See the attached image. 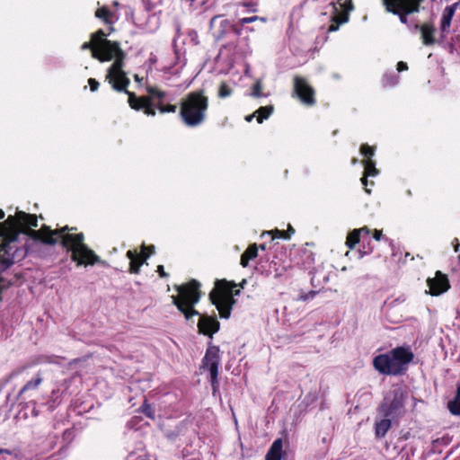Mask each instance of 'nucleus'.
<instances>
[{"label": "nucleus", "mask_w": 460, "mask_h": 460, "mask_svg": "<svg viewBox=\"0 0 460 460\" xmlns=\"http://www.w3.org/2000/svg\"><path fill=\"white\" fill-rule=\"evenodd\" d=\"M37 226V217L22 211H18L15 216H9L4 223L0 225V272L8 269L14 260L24 257V249L17 245L18 236L22 233L49 245L60 242L62 247L71 252V259L77 266L93 265L100 261V257L84 243L83 233H68L75 228H69L67 226L56 230H51L46 226L38 231L31 228Z\"/></svg>", "instance_id": "f257e3e1"}, {"label": "nucleus", "mask_w": 460, "mask_h": 460, "mask_svg": "<svg viewBox=\"0 0 460 460\" xmlns=\"http://www.w3.org/2000/svg\"><path fill=\"white\" fill-rule=\"evenodd\" d=\"M81 49L83 50L91 49L92 57L101 62L114 59L107 70L106 80L116 91H124L128 86L130 81L123 71L126 53L120 49L119 42L107 39H102L98 42L91 39V41L84 42Z\"/></svg>", "instance_id": "f03ea898"}, {"label": "nucleus", "mask_w": 460, "mask_h": 460, "mask_svg": "<svg viewBox=\"0 0 460 460\" xmlns=\"http://www.w3.org/2000/svg\"><path fill=\"white\" fill-rule=\"evenodd\" d=\"M414 355L409 347H397L389 354H381L374 358L375 368L382 374L399 375L407 369Z\"/></svg>", "instance_id": "7ed1b4c3"}, {"label": "nucleus", "mask_w": 460, "mask_h": 460, "mask_svg": "<svg viewBox=\"0 0 460 460\" xmlns=\"http://www.w3.org/2000/svg\"><path fill=\"white\" fill-rule=\"evenodd\" d=\"M208 99L203 91L190 93L181 102L180 116L188 127H197L206 119Z\"/></svg>", "instance_id": "20e7f679"}, {"label": "nucleus", "mask_w": 460, "mask_h": 460, "mask_svg": "<svg viewBox=\"0 0 460 460\" xmlns=\"http://www.w3.org/2000/svg\"><path fill=\"white\" fill-rule=\"evenodd\" d=\"M176 290L178 294L172 296V304L184 314L185 319L190 320L191 317L199 315L194 305L200 299L199 283L191 280L187 284L177 286Z\"/></svg>", "instance_id": "39448f33"}, {"label": "nucleus", "mask_w": 460, "mask_h": 460, "mask_svg": "<svg viewBox=\"0 0 460 460\" xmlns=\"http://www.w3.org/2000/svg\"><path fill=\"white\" fill-rule=\"evenodd\" d=\"M236 285L226 280H217L215 288L209 294L212 304L217 307L221 318H228L235 303L234 296L240 294L239 289H234Z\"/></svg>", "instance_id": "423d86ee"}, {"label": "nucleus", "mask_w": 460, "mask_h": 460, "mask_svg": "<svg viewBox=\"0 0 460 460\" xmlns=\"http://www.w3.org/2000/svg\"><path fill=\"white\" fill-rule=\"evenodd\" d=\"M406 393L400 385H394L386 393L379 410L385 417H396L403 413Z\"/></svg>", "instance_id": "0eeeda50"}, {"label": "nucleus", "mask_w": 460, "mask_h": 460, "mask_svg": "<svg viewBox=\"0 0 460 460\" xmlns=\"http://www.w3.org/2000/svg\"><path fill=\"white\" fill-rule=\"evenodd\" d=\"M424 0H382L386 12L399 16L402 23L408 22V16L418 13Z\"/></svg>", "instance_id": "6e6552de"}, {"label": "nucleus", "mask_w": 460, "mask_h": 460, "mask_svg": "<svg viewBox=\"0 0 460 460\" xmlns=\"http://www.w3.org/2000/svg\"><path fill=\"white\" fill-rule=\"evenodd\" d=\"M220 363V358H219V349L217 347H211L208 348L206 355L203 358V367L208 368L210 374V382L213 387V390L215 391L218 380H217V375H218V367Z\"/></svg>", "instance_id": "1a4fd4ad"}, {"label": "nucleus", "mask_w": 460, "mask_h": 460, "mask_svg": "<svg viewBox=\"0 0 460 460\" xmlns=\"http://www.w3.org/2000/svg\"><path fill=\"white\" fill-rule=\"evenodd\" d=\"M294 93L301 100V102L305 105H314L315 102L314 100V89L307 84L305 78L300 76H296L294 78Z\"/></svg>", "instance_id": "9d476101"}, {"label": "nucleus", "mask_w": 460, "mask_h": 460, "mask_svg": "<svg viewBox=\"0 0 460 460\" xmlns=\"http://www.w3.org/2000/svg\"><path fill=\"white\" fill-rule=\"evenodd\" d=\"M427 283L432 296H438L446 292L450 287L447 275L440 271H437L434 278H429Z\"/></svg>", "instance_id": "9b49d317"}, {"label": "nucleus", "mask_w": 460, "mask_h": 460, "mask_svg": "<svg viewBox=\"0 0 460 460\" xmlns=\"http://www.w3.org/2000/svg\"><path fill=\"white\" fill-rule=\"evenodd\" d=\"M128 88V86L126 87ZM123 92H125L128 95V103L132 109L135 110H144L145 114L148 116H155V111L152 107L151 102L146 97H142L137 99L134 93L128 92L127 89H125Z\"/></svg>", "instance_id": "f8f14e48"}, {"label": "nucleus", "mask_w": 460, "mask_h": 460, "mask_svg": "<svg viewBox=\"0 0 460 460\" xmlns=\"http://www.w3.org/2000/svg\"><path fill=\"white\" fill-rule=\"evenodd\" d=\"M219 322L216 317L202 315L199 317L198 327L201 333L210 337L219 330Z\"/></svg>", "instance_id": "ddd939ff"}, {"label": "nucleus", "mask_w": 460, "mask_h": 460, "mask_svg": "<svg viewBox=\"0 0 460 460\" xmlns=\"http://www.w3.org/2000/svg\"><path fill=\"white\" fill-rule=\"evenodd\" d=\"M229 28V22L221 16H215L210 21V29L214 31L213 34L217 38H220Z\"/></svg>", "instance_id": "4468645a"}, {"label": "nucleus", "mask_w": 460, "mask_h": 460, "mask_svg": "<svg viewBox=\"0 0 460 460\" xmlns=\"http://www.w3.org/2000/svg\"><path fill=\"white\" fill-rule=\"evenodd\" d=\"M149 255L145 256L141 259V256L138 255L136 252L131 250L127 252V257L130 260L129 263V272L133 274H137L140 270V266L143 261L148 258Z\"/></svg>", "instance_id": "2eb2a0df"}, {"label": "nucleus", "mask_w": 460, "mask_h": 460, "mask_svg": "<svg viewBox=\"0 0 460 460\" xmlns=\"http://www.w3.org/2000/svg\"><path fill=\"white\" fill-rule=\"evenodd\" d=\"M457 4L447 6L443 12L441 18V30L446 31L448 30L451 24L452 18L455 14Z\"/></svg>", "instance_id": "dca6fc26"}, {"label": "nucleus", "mask_w": 460, "mask_h": 460, "mask_svg": "<svg viewBox=\"0 0 460 460\" xmlns=\"http://www.w3.org/2000/svg\"><path fill=\"white\" fill-rule=\"evenodd\" d=\"M416 30H420L421 32V38L425 45H431L434 43L433 33L434 28L429 24L418 25L414 27Z\"/></svg>", "instance_id": "f3484780"}, {"label": "nucleus", "mask_w": 460, "mask_h": 460, "mask_svg": "<svg viewBox=\"0 0 460 460\" xmlns=\"http://www.w3.org/2000/svg\"><path fill=\"white\" fill-rule=\"evenodd\" d=\"M282 456V440L276 439L266 456V460H280Z\"/></svg>", "instance_id": "a211bd4d"}, {"label": "nucleus", "mask_w": 460, "mask_h": 460, "mask_svg": "<svg viewBox=\"0 0 460 460\" xmlns=\"http://www.w3.org/2000/svg\"><path fill=\"white\" fill-rule=\"evenodd\" d=\"M361 234H369V229L367 227L360 228L358 230L355 229L351 233L349 234L346 241V244L349 249L354 248V246L359 242Z\"/></svg>", "instance_id": "6ab92c4d"}, {"label": "nucleus", "mask_w": 460, "mask_h": 460, "mask_svg": "<svg viewBox=\"0 0 460 460\" xmlns=\"http://www.w3.org/2000/svg\"><path fill=\"white\" fill-rule=\"evenodd\" d=\"M95 16L99 19H102L105 23L111 24L115 20L118 19L116 14L111 12L107 6H102L95 12Z\"/></svg>", "instance_id": "aec40b11"}, {"label": "nucleus", "mask_w": 460, "mask_h": 460, "mask_svg": "<svg viewBox=\"0 0 460 460\" xmlns=\"http://www.w3.org/2000/svg\"><path fill=\"white\" fill-rule=\"evenodd\" d=\"M390 428L391 420L388 419V417H385V419L376 421L375 424V432L376 438H384Z\"/></svg>", "instance_id": "412c9836"}, {"label": "nucleus", "mask_w": 460, "mask_h": 460, "mask_svg": "<svg viewBox=\"0 0 460 460\" xmlns=\"http://www.w3.org/2000/svg\"><path fill=\"white\" fill-rule=\"evenodd\" d=\"M364 166H365V174L361 178V182L363 185H367V176H375L377 174V170L375 167V163L371 160H365L363 161Z\"/></svg>", "instance_id": "4be33fe9"}, {"label": "nucleus", "mask_w": 460, "mask_h": 460, "mask_svg": "<svg viewBox=\"0 0 460 460\" xmlns=\"http://www.w3.org/2000/svg\"><path fill=\"white\" fill-rule=\"evenodd\" d=\"M448 410L454 415H460V385L457 386L456 396L448 402Z\"/></svg>", "instance_id": "5701e85b"}, {"label": "nucleus", "mask_w": 460, "mask_h": 460, "mask_svg": "<svg viewBox=\"0 0 460 460\" xmlns=\"http://www.w3.org/2000/svg\"><path fill=\"white\" fill-rule=\"evenodd\" d=\"M273 110H274V108L272 105H268V106H263V107L259 108L255 111V113L258 114L257 121L259 123H261L264 119H268L273 112Z\"/></svg>", "instance_id": "b1692460"}, {"label": "nucleus", "mask_w": 460, "mask_h": 460, "mask_svg": "<svg viewBox=\"0 0 460 460\" xmlns=\"http://www.w3.org/2000/svg\"><path fill=\"white\" fill-rule=\"evenodd\" d=\"M42 382V377L40 373H38L35 377L31 380L28 381L24 386L21 389L20 394H22L28 390L36 389Z\"/></svg>", "instance_id": "393cba45"}, {"label": "nucleus", "mask_w": 460, "mask_h": 460, "mask_svg": "<svg viewBox=\"0 0 460 460\" xmlns=\"http://www.w3.org/2000/svg\"><path fill=\"white\" fill-rule=\"evenodd\" d=\"M233 93L232 88L226 83H222L218 88V97L226 98L229 97Z\"/></svg>", "instance_id": "a878e982"}, {"label": "nucleus", "mask_w": 460, "mask_h": 460, "mask_svg": "<svg viewBox=\"0 0 460 460\" xmlns=\"http://www.w3.org/2000/svg\"><path fill=\"white\" fill-rule=\"evenodd\" d=\"M261 89H262L261 81L257 80L252 88L251 95L253 97H256V98L264 96V94L261 93Z\"/></svg>", "instance_id": "bb28decb"}, {"label": "nucleus", "mask_w": 460, "mask_h": 460, "mask_svg": "<svg viewBox=\"0 0 460 460\" xmlns=\"http://www.w3.org/2000/svg\"><path fill=\"white\" fill-rule=\"evenodd\" d=\"M243 254L246 255L250 260L254 259L258 254L257 245L255 243L250 245Z\"/></svg>", "instance_id": "cd10ccee"}, {"label": "nucleus", "mask_w": 460, "mask_h": 460, "mask_svg": "<svg viewBox=\"0 0 460 460\" xmlns=\"http://www.w3.org/2000/svg\"><path fill=\"white\" fill-rule=\"evenodd\" d=\"M157 108H158V110L160 111L161 113H165V112L174 113L176 111V110H177V106L176 105H172V104L164 105L162 103H159L157 105Z\"/></svg>", "instance_id": "c85d7f7f"}, {"label": "nucleus", "mask_w": 460, "mask_h": 460, "mask_svg": "<svg viewBox=\"0 0 460 460\" xmlns=\"http://www.w3.org/2000/svg\"><path fill=\"white\" fill-rule=\"evenodd\" d=\"M383 82L385 85L392 86L397 84L398 77L394 75H385Z\"/></svg>", "instance_id": "c756f323"}, {"label": "nucleus", "mask_w": 460, "mask_h": 460, "mask_svg": "<svg viewBox=\"0 0 460 460\" xmlns=\"http://www.w3.org/2000/svg\"><path fill=\"white\" fill-rule=\"evenodd\" d=\"M149 94H151L154 97H156L159 100H162L165 97V93L163 91H160L155 87H149L147 89Z\"/></svg>", "instance_id": "7c9ffc66"}, {"label": "nucleus", "mask_w": 460, "mask_h": 460, "mask_svg": "<svg viewBox=\"0 0 460 460\" xmlns=\"http://www.w3.org/2000/svg\"><path fill=\"white\" fill-rule=\"evenodd\" d=\"M264 234H272V239H275V238H288L289 236L288 234H286V233L284 231H279V230H275L274 232H265L262 234V235Z\"/></svg>", "instance_id": "2f4dec72"}, {"label": "nucleus", "mask_w": 460, "mask_h": 460, "mask_svg": "<svg viewBox=\"0 0 460 460\" xmlns=\"http://www.w3.org/2000/svg\"><path fill=\"white\" fill-rule=\"evenodd\" d=\"M338 2L346 12H350L354 9L351 0H338Z\"/></svg>", "instance_id": "473e14b6"}, {"label": "nucleus", "mask_w": 460, "mask_h": 460, "mask_svg": "<svg viewBox=\"0 0 460 460\" xmlns=\"http://www.w3.org/2000/svg\"><path fill=\"white\" fill-rule=\"evenodd\" d=\"M360 153L364 156H372L374 155V149L367 145H362L360 147Z\"/></svg>", "instance_id": "72a5a7b5"}, {"label": "nucleus", "mask_w": 460, "mask_h": 460, "mask_svg": "<svg viewBox=\"0 0 460 460\" xmlns=\"http://www.w3.org/2000/svg\"><path fill=\"white\" fill-rule=\"evenodd\" d=\"M106 34L102 30L97 31L95 33L92 34V40L94 41H102V39H106Z\"/></svg>", "instance_id": "f704fd0d"}, {"label": "nucleus", "mask_w": 460, "mask_h": 460, "mask_svg": "<svg viewBox=\"0 0 460 460\" xmlns=\"http://www.w3.org/2000/svg\"><path fill=\"white\" fill-rule=\"evenodd\" d=\"M316 294H317L316 291H310L308 293L301 294L299 296V299L302 301H307L309 299L314 298Z\"/></svg>", "instance_id": "c9c22d12"}, {"label": "nucleus", "mask_w": 460, "mask_h": 460, "mask_svg": "<svg viewBox=\"0 0 460 460\" xmlns=\"http://www.w3.org/2000/svg\"><path fill=\"white\" fill-rule=\"evenodd\" d=\"M189 37H190V41H191L194 45H198V44H199V40H198V33H197V31H190L189 32Z\"/></svg>", "instance_id": "e433bc0d"}, {"label": "nucleus", "mask_w": 460, "mask_h": 460, "mask_svg": "<svg viewBox=\"0 0 460 460\" xmlns=\"http://www.w3.org/2000/svg\"><path fill=\"white\" fill-rule=\"evenodd\" d=\"M256 20H258V16H255V15L251 16V17H245V18L240 19V23L241 24L251 23V22H255Z\"/></svg>", "instance_id": "4c0bfd02"}, {"label": "nucleus", "mask_w": 460, "mask_h": 460, "mask_svg": "<svg viewBox=\"0 0 460 460\" xmlns=\"http://www.w3.org/2000/svg\"><path fill=\"white\" fill-rule=\"evenodd\" d=\"M88 83H89V85H90L91 91L95 92V91L98 89V87H99V83H98L95 79H93V78H90V79L88 80Z\"/></svg>", "instance_id": "58836bf2"}, {"label": "nucleus", "mask_w": 460, "mask_h": 460, "mask_svg": "<svg viewBox=\"0 0 460 460\" xmlns=\"http://www.w3.org/2000/svg\"><path fill=\"white\" fill-rule=\"evenodd\" d=\"M13 452L9 449H2L0 448V456H2L0 460H6L5 456H12Z\"/></svg>", "instance_id": "ea45409f"}, {"label": "nucleus", "mask_w": 460, "mask_h": 460, "mask_svg": "<svg viewBox=\"0 0 460 460\" xmlns=\"http://www.w3.org/2000/svg\"><path fill=\"white\" fill-rule=\"evenodd\" d=\"M407 69H408V66H407L406 63H404L402 61L398 62V64H397V71L398 72H402V71H404Z\"/></svg>", "instance_id": "a19ab883"}, {"label": "nucleus", "mask_w": 460, "mask_h": 460, "mask_svg": "<svg viewBox=\"0 0 460 460\" xmlns=\"http://www.w3.org/2000/svg\"><path fill=\"white\" fill-rule=\"evenodd\" d=\"M249 261H250V259L246 255L242 254V256H241V265L243 267H247L248 263H249Z\"/></svg>", "instance_id": "79ce46f5"}, {"label": "nucleus", "mask_w": 460, "mask_h": 460, "mask_svg": "<svg viewBox=\"0 0 460 460\" xmlns=\"http://www.w3.org/2000/svg\"><path fill=\"white\" fill-rule=\"evenodd\" d=\"M157 272L159 273L160 277L165 278L167 276V273L164 270V266L159 265L157 267Z\"/></svg>", "instance_id": "37998d69"}, {"label": "nucleus", "mask_w": 460, "mask_h": 460, "mask_svg": "<svg viewBox=\"0 0 460 460\" xmlns=\"http://www.w3.org/2000/svg\"><path fill=\"white\" fill-rule=\"evenodd\" d=\"M381 236H382V232L379 230H375L374 238L376 241H379L381 239Z\"/></svg>", "instance_id": "c03bdc74"}, {"label": "nucleus", "mask_w": 460, "mask_h": 460, "mask_svg": "<svg viewBox=\"0 0 460 460\" xmlns=\"http://www.w3.org/2000/svg\"><path fill=\"white\" fill-rule=\"evenodd\" d=\"M255 114H256V113L254 112L253 114L247 116V117H246V120H247V121H252V119H253V117L255 116Z\"/></svg>", "instance_id": "a18cd8bd"}, {"label": "nucleus", "mask_w": 460, "mask_h": 460, "mask_svg": "<svg viewBox=\"0 0 460 460\" xmlns=\"http://www.w3.org/2000/svg\"><path fill=\"white\" fill-rule=\"evenodd\" d=\"M4 212L0 209V219L4 218Z\"/></svg>", "instance_id": "49530a36"}, {"label": "nucleus", "mask_w": 460, "mask_h": 460, "mask_svg": "<svg viewBox=\"0 0 460 460\" xmlns=\"http://www.w3.org/2000/svg\"><path fill=\"white\" fill-rule=\"evenodd\" d=\"M314 282H315V277L314 276V277H312V279H311V283H312V285H313V286H314V287H315L316 285L314 284Z\"/></svg>", "instance_id": "de8ad7c7"}, {"label": "nucleus", "mask_w": 460, "mask_h": 460, "mask_svg": "<svg viewBox=\"0 0 460 460\" xmlns=\"http://www.w3.org/2000/svg\"><path fill=\"white\" fill-rule=\"evenodd\" d=\"M245 284H246V280H245V279H243V280L241 282L240 287H241L242 288H243V287H244V285H245Z\"/></svg>", "instance_id": "09e8293b"}, {"label": "nucleus", "mask_w": 460, "mask_h": 460, "mask_svg": "<svg viewBox=\"0 0 460 460\" xmlns=\"http://www.w3.org/2000/svg\"><path fill=\"white\" fill-rule=\"evenodd\" d=\"M154 249H155V247H154V246H150V247H149V252H150V253H153V252H154Z\"/></svg>", "instance_id": "8fccbe9b"}, {"label": "nucleus", "mask_w": 460, "mask_h": 460, "mask_svg": "<svg viewBox=\"0 0 460 460\" xmlns=\"http://www.w3.org/2000/svg\"><path fill=\"white\" fill-rule=\"evenodd\" d=\"M260 248H261V250H266V245H265V244H261V245H260Z\"/></svg>", "instance_id": "3c124183"}, {"label": "nucleus", "mask_w": 460, "mask_h": 460, "mask_svg": "<svg viewBox=\"0 0 460 460\" xmlns=\"http://www.w3.org/2000/svg\"><path fill=\"white\" fill-rule=\"evenodd\" d=\"M336 29H337V27H335V26H333V25H332V26L330 27V31H335Z\"/></svg>", "instance_id": "603ef678"}, {"label": "nucleus", "mask_w": 460, "mask_h": 460, "mask_svg": "<svg viewBox=\"0 0 460 460\" xmlns=\"http://www.w3.org/2000/svg\"><path fill=\"white\" fill-rule=\"evenodd\" d=\"M134 78H135V80H136V81H138V82L140 81V78L138 77V75H136L134 76Z\"/></svg>", "instance_id": "864d4df0"}, {"label": "nucleus", "mask_w": 460, "mask_h": 460, "mask_svg": "<svg viewBox=\"0 0 460 460\" xmlns=\"http://www.w3.org/2000/svg\"><path fill=\"white\" fill-rule=\"evenodd\" d=\"M458 248H459V244H458V243H456V244L455 245V251H456V252H457V251H458Z\"/></svg>", "instance_id": "5fc2aeb1"}, {"label": "nucleus", "mask_w": 460, "mask_h": 460, "mask_svg": "<svg viewBox=\"0 0 460 460\" xmlns=\"http://www.w3.org/2000/svg\"><path fill=\"white\" fill-rule=\"evenodd\" d=\"M113 5H114L115 7H118V6H119V3H118L117 1H115V2H113Z\"/></svg>", "instance_id": "6e6d98bb"}, {"label": "nucleus", "mask_w": 460, "mask_h": 460, "mask_svg": "<svg viewBox=\"0 0 460 460\" xmlns=\"http://www.w3.org/2000/svg\"><path fill=\"white\" fill-rule=\"evenodd\" d=\"M77 361H79V359H74V360L70 363V365H72V364H74V363H75V362H77Z\"/></svg>", "instance_id": "4d7b16f0"}, {"label": "nucleus", "mask_w": 460, "mask_h": 460, "mask_svg": "<svg viewBox=\"0 0 460 460\" xmlns=\"http://www.w3.org/2000/svg\"><path fill=\"white\" fill-rule=\"evenodd\" d=\"M146 415L151 417L150 411H147Z\"/></svg>", "instance_id": "13d9d810"}, {"label": "nucleus", "mask_w": 460, "mask_h": 460, "mask_svg": "<svg viewBox=\"0 0 460 460\" xmlns=\"http://www.w3.org/2000/svg\"><path fill=\"white\" fill-rule=\"evenodd\" d=\"M146 415L151 417L150 411H147Z\"/></svg>", "instance_id": "bf43d9fd"}, {"label": "nucleus", "mask_w": 460, "mask_h": 460, "mask_svg": "<svg viewBox=\"0 0 460 460\" xmlns=\"http://www.w3.org/2000/svg\"><path fill=\"white\" fill-rule=\"evenodd\" d=\"M352 163H353V164H356V163H357V159H356V158H354V159L352 160Z\"/></svg>", "instance_id": "052dcab7"}, {"label": "nucleus", "mask_w": 460, "mask_h": 460, "mask_svg": "<svg viewBox=\"0 0 460 460\" xmlns=\"http://www.w3.org/2000/svg\"><path fill=\"white\" fill-rule=\"evenodd\" d=\"M289 232L294 233V229L292 227H289Z\"/></svg>", "instance_id": "680f3d73"}]
</instances>
